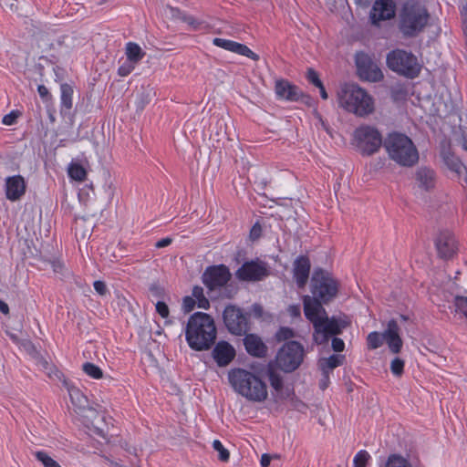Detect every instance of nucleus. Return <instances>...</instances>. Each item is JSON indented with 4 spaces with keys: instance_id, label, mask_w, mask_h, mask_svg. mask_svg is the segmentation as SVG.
<instances>
[{
    "instance_id": "obj_15",
    "label": "nucleus",
    "mask_w": 467,
    "mask_h": 467,
    "mask_svg": "<svg viewBox=\"0 0 467 467\" xmlns=\"http://www.w3.org/2000/svg\"><path fill=\"white\" fill-rule=\"evenodd\" d=\"M395 13L396 4L393 0H376L369 16L373 25H379L380 21L393 18Z\"/></svg>"
},
{
    "instance_id": "obj_58",
    "label": "nucleus",
    "mask_w": 467,
    "mask_h": 467,
    "mask_svg": "<svg viewBox=\"0 0 467 467\" xmlns=\"http://www.w3.org/2000/svg\"><path fill=\"white\" fill-rule=\"evenodd\" d=\"M271 462V456L268 454H263L261 457L260 463L262 467H268Z\"/></svg>"
},
{
    "instance_id": "obj_55",
    "label": "nucleus",
    "mask_w": 467,
    "mask_h": 467,
    "mask_svg": "<svg viewBox=\"0 0 467 467\" xmlns=\"http://www.w3.org/2000/svg\"><path fill=\"white\" fill-rule=\"evenodd\" d=\"M197 306L200 308L208 309L210 307V303L209 300L205 296H203L197 300Z\"/></svg>"
},
{
    "instance_id": "obj_60",
    "label": "nucleus",
    "mask_w": 467,
    "mask_h": 467,
    "mask_svg": "<svg viewBox=\"0 0 467 467\" xmlns=\"http://www.w3.org/2000/svg\"><path fill=\"white\" fill-rule=\"evenodd\" d=\"M52 267H53V270L54 272L56 273H60L64 267V265L61 263V262H53L52 263Z\"/></svg>"
},
{
    "instance_id": "obj_18",
    "label": "nucleus",
    "mask_w": 467,
    "mask_h": 467,
    "mask_svg": "<svg viewBox=\"0 0 467 467\" xmlns=\"http://www.w3.org/2000/svg\"><path fill=\"white\" fill-rule=\"evenodd\" d=\"M213 44L225 50L247 57L254 61L259 59V56L247 46L235 41L215 37L213 39Z\"/></svg>"
},
{
    "instance_id": "obj_21",
    "label": "nucleus",
    "mask_w": 467,
    "mask_h": 467,
    "mask_svg": "<svg viewBox=\"0 0 467 467\" xmlns=\"http://www.w3.org/2000/svg\"><path fill=\"white\" fill-rule=\"evenodd\" d=\"M293 274L298 288H304L308 281L311 268L310 260L307 256L297 257L293 265Z\"/></svg>"
},
{
    "instance_id": "obj_3",
    "label": "nucleus",
    "mask_w": 467,
    "mask_h": 467,
    "mask_svg": "<svg viewBox=\"0 0 467 467\" xmlns=\"http://www.w3.org/2000/svg\"><path fill=\"white\" fill-rule=\"evenodd\" d=\"M217 330L213 318L202 312L192 314L185 327V338L189 347L196 351L210 349L216 339Z\"/></svg>"
},
{
    "instance_id": "obj_54",
    "label": "nucleus",
    "mask_w": 467,
    "mask_h": 467,
    "mask_svg": "<svg viewBox=\"0 0 467 467\" xmlns=\"http://www.w3.org/2000/svg\"><path fill=\"white\" fill-rule=\"evenodd\" d=\"M171 242H172V240L170 237L163 238V239L159 240L156 243L155 246L157 248H163V247H166V246L170 245L171 244Z\"/></svg>"
},
{
    "instance_id": "obj_25",
    "label": "nucleus",
    "mask_w": 467,
    "mask_h": 467,
    "mask_svg": "<svg viewBox=\"0 0 467 467\" xmlns=\"http://www.w3.org/2000/svg\"><path fill=\"white\" fill-rule=\"evenodd\" d=\"M126 55L127 60L137 64L143 58L145 53L142 51L139 45L133 42H130L126 47Z\"/></svg>"
},
{
    "instance_id": "obj_5",
    "label": "nucleus",
    "mask_w": 467,
    "mask_h": 467,
    "mask_svg": "<svg viewBox=\"0 0 467 467\" xmlns=\"http://www.w3.org/2000/svg\"><path fill=\"white\" fill-rule=\"evenodd\" d=\"M339 107L359 118L375 111L374 99L357 84H345L337 92Z\"/></svg>"
},
{
    "instance_id": "obj_52",
    "label": "nucleus",
    "mask_w": 467,
    "mask_h": 467,
    "mask_svg": "<svg viewBox=\"0 0 467 467\" xmlns=\"http://www.w3.org/2000/svg\"><path fill=\"white\" fill-rule=\"evenodd\" d=\"M37 364L44 371L47 370L51 366H53V364L49 363L47 359L40 356L37 357Z\"/></svg>"
},
{
    "instance_id": "obj_43",
    "label": "nucleus",
    "mask_w": 467,
    "mask_h": 467,
    "mask_svg": "<svg viewBox=\"0 0 467 467\" xmlns=\"http://www.w3.org/2000/svg\"><path fill=\"white\" fill-rule=\"evenodd\" d=\"M156 311L162 318L168 317L169 314H170V310H169L167 304L162 301L157 302Z\"/></svg>"
},
{
    "instance_id": "obj_61",
    "label": "nucleus",
    "mask_w": 467,
    "mask_h": 467,
    "mask_svg": "<svg viewBox=\"0 0 467 467\" xmlns=\"http://www.w3.org/2000/svg\"><path fill=\"white\" fill-rule=\"evenodd\" d=\"M107 189H106V192L108 193V196L109 199H112L113 195H114V187H113V183L110 182L109 184L106 185Z\"/></svg>"
},
{
    "instance_id": "obj_28",
    "label": "nucleus",
    "mask_w": 467,
    "mask_h": 467,
    "mask_svg": "<svg viewBox=\"0 0 467 467\" xmlns=\"http://www.w3.org/2000/svg\"><path fill=\"white\" fill-rule=\"evenodd\" d=\"M61 104L67 109H70L73 106L72 96L73 88L70 85L64 83L60 86Z\"/></svg>"
},
{
    "instance_id": "obj_23",
    "label": "nucleus",
    "mask_w": 467,
    "mask_h": 467,
    "mask_svg": "<svg viewBox=\"0 0 467 467\" xmlns=\"http://www.w3.org/2000/svg\"><path fill=\"white\" fill-rule=\"evenodd\" d=\"M244 344L246 351L257 358L265 357L267 354V347L263 340L255 334H244Z\"/></svg>"
},
{
    "instance_id": "obj_46",
    "label": "nucleus",
    "mask_w": 467,
    "mask_h": 467,
    "mask_svg": "<svg viewBox=\"0 0 467 467\" xmlns=\"http://www.w3.org/2000/svg\"><path fill=\"white\" fill-rule=\"evenodd\" d=\"M18 115L19 114L16 111H12L9 114L5 115L2 119L3 124L7 126L13 125L16 121Z\"/></svg>"
},
{
    "instance_id": "obj_41",
    "label": "nucleus",
    "mask_w": 467,
    "mask_h": 467,
    "mask_svg": "<svg viewBox=\"0 0 467 467\" xmlns=\"http://www.w3.org/2000/svg\"><path fill=\"white\" fill-rule=\"evenodd\" d=\"M74 43L75 39L73 36H62L57 39V46L58 47L65 46L67 48H72L74 47Z\"/></svg>"
},
{
    "instance_id": "obj_63",
    "label": "nucleus",
    "mask_w": 467,
    "mask_h": 467,
    "mask_svg": "<svg viewBox=\"0 0 467 467\" xmlns=\"http://www.w3.org/2000/svg\"><path fill=\"white\" fill-rule=\"evenodd\" d=\"M317 88H319L321 98H322L323 99H327L328 95H327V91H326V88H325L324 85H323V84H321V86H320V87H317Z\"/></svg>"
},
{
    "instance_id": "obj_48",
    "label": "nucleus",
    "mask_w": 467,
    "mask_h": 467,
    "mask_svg": "<svg viewBox=\"0 0 467 467\" xmlns=\"http://www.w3.org/2000/svg\"><path fill=\"white\" fill-rule=\"evenodd\" d=\"M183 22L188 24L194 30L199 29V27L202 24L195 17H193L192 16H190V15H188L186 17H183Z\"/></svg>"
},
{
    "instance_id": "obj_26",
    "label": "nucleus",
    "mask_w": 467,
    "mask_h": 467,
    "mask_svg": "<svg viewBox=\"0 0 467 467\" xmlns=\"http://www.w3.org/2000/svg\"><path fill=\"white\" fill-rule=\"evenodd\" d=\"M345 357L342 355H331L328 358H322L318 365L321 370L330 371L343 364Z\"/></svg>"
},
{
    "instance_id": "obj_37",
    "label": "nucleus",
    "mask_w": 467,
    "mask_h": 467,
    "mask_svg": "<svg viewBox=\"0 0 467 467\" xmlns=\"http://www.w3.org/2000/svg\"><path fill=\"white\" fill-rule=\"evenodd\" d=\"M404 361L399 358H394L390 364V370L393 375L400 377L403 374Z\"/></svg>"
},
{
    "instance_id": "obj_34",
    "label": "nucleus",
    "mask_w": 467,
    "mask_h": 467,
    "mask_svg": "<svg viewBox=\"0 0 467 467\" xmlns=\"http://www.w3.org/2000/svg\"><path fill=\"white\" fill-rule=\"evenodd\" d=\"M296 334L295 331L287 327H280L277 332L275 333V339L278 342L285 341L291 339L295 337Z\"/></svg>"
},
{
    "instance_id": "obj_44",
    "label": "nucleus",
    "mask_w": 467,
    "mask_h": 467,
    "mask_svg": "<svg viewBox=\"0 0 467 467\" xmlns=\"http://www.w3.org/2000/svg\"><path fill=\"white\" fill-rule=\"evenodd\" d=\"M93 286H94L95 291L99 296H105L108 292L107 285L103 281H100V280L95 281L93 284Z\"/></svg>"
},
{
    "instance_id": "obj_6",
    "label": "nucleus",
    "mask_w": 467,
    "mask_h": 467,
    "mask_svg": "<svg viewBox=\"0 0 467 467\" xmlns=\"http://www.w3.org/2000/svg\"><path fill=\"white\" fill-rule=\"evenodd\" d=\"M384 148L389 158L401 167L410 168L419 161L418 149L405 134L389 133L384 140Z\"/></svg>"
},
{
    "instance_id": "obj_13",
    "label": "nucleus",
    "mask_w": 467,
    "mask_h": 467,
    "mask_svg": "<svg viewBox=\"0 0 467 467\" xmlns=\"http://www.w3.org/2000/svg\"><path fill=\"white\" fill-rule=\"evenodd\" d=\"M355 62L358 76L371 82L380 81L384 76L379 66L364 52L356 54Z\"/></svg>"
},
{
    "instance_id": "obj_38",
    "label": "nucleus",
    "mask_w": 467,
    "mask_h": 467,
    "mask_svg": "<svg viewBox=\"0 0 467 467\" xmlns=\"http://www.w3.org/2000/svg\"><path fill=\"white\" fill-rule=\"evenodd\" d=\"M306 78L309 83L313 84L316 87H320L321 84H323L319 78L317 72L312 67L307 68Z\"/></svg>"
},
{
    "instance_id": "obj_16",
    "label": "nucleus",
    "mask_w": 467,
    "mask_h": 467,
    "mask_svg": "<svg viewBox=\"0 0 467 467\" xmlns=\"http://www.w3.org/2000/svg\"><path fill=\"white\" fill-rule=\"evenodd\" d=\"M275 94L279 99L288 101H298L300 99H308L305 96L300 88L285 79H278L275 86Z\"/></svg>"
},
{
    "instance_id": "obj_20",
    "label": "nucleus",
    "mask_w": 467,
    "mask_h": 467,
    "mask_svg": "<svg viewBox=\"0 0 467 467\" xmlns=\"http://www.w3.org/2000/svg\"><path fill=\"white\" fill-rule=\"evenodd\" d=\"M26 182L21 175H14L5 179V196L15 202L21 199L26 192Z\"/></svg>"
},
{
    "instance_id": "obj_33",
    "label": "nucleus",
    "mask_w": 467,
    "mask_h": 467,
    "mask_svg": "<svg viewBox=\"0 0 467 467\" xmlns=\"http://www.w3.org/2000/svg\"><path fill=\"white\" fill-rule=\"evenodd\" d=\"M385 467H411V465L405 458L392 454L388 458Z\"/></svg>"
},
{
    "instance_id": "obj_40",
    "label": "nucleus",
    "mask_w": 467,
    "mask_h": 467,
    "mask_svg": "<svg viewBox=\"0 0 467 467\" xmlns=\"http://www.w3.org/2000/svg\"><path fill=\"white\" fill-rule=\"evenodd\" d=\"M45 372L48 376L49 379H58L62 383H63V378H66L64 376V374L61 371H59L55 365L51 366Z\"/></svg>"
},
{
    "instance_id": "obj_22",
    "label": "nucleus",
    "mask_w": 467,
    "mask_h": 467,
    "mask_svg": "<svg viewBox=\"0 0 467 467\" xmlns=\"http://www.w3.org/2000/svg\"><path fill=\"white\" fill-rule=\"evenodd\" d=\"M384 338L392 353L398 354L400 352L403 343L400 337L398 322L395 319L389 321L388 327L384 331Z\"/></svg>"
},
{
    "instance_id": "obj_47",
    "label": "nucleus",
    "mask_w": 467,
    "mask_h": 467,
    "mask_svg": "<svg viewBox=\"0 0 467 467\" xmlns=\"http://www.w3.org/2000/svg\"><path fill=\"white\" fill-rule=\"evenodd\" d=\"M461 15L462 16V32L465 38V45L467 47V5L462 7Z\"/></svg>"
},
{
    "instance_id": "obj_29",
    "label": "nucleus",
    "mask_w": 467,
    "mask_h": 467,
    "mask_svg": "<svg viewBox=\"0 0 467 467\" xmlns=\"http://www.w3.org/2000/svg\"><path fill=\"white\" fill-rule=\"evenodd\" d=\"M82 370L91 379H100L103 378V371L102 369L91 363V362H86L82 365Z\"/></svg>"
},
{
    "instance_id": "obj_36",
    "label": "nucleus",
    "mask_w": 467,
    "mask_h": 467,
    "mask_svg": "<svg viewBox=\"0 0 467 467\" xmlns=\"http://www.w3.org/2000/svg\"><path fill=\"white\" fill-rule=\"evenodd\" d=\"M370 455L367 451H359L354 457V467H366Z\"/></svg>"
},
{
    "instance_id": "obj_51",
    "label": "nucleus",
    "mask_w": 467,
    "mask_h": 467,
    "mask_svg": "<svg viewBox=\"0 0 467 467\" xmlns=\"http://www.w3.org/2000/svg\"><path fill=\"white\" fill-rule=\"evenodd\" d=\"M17 2L14 0H2V5L5 8L9 9L10 11H15L17 9Z\"/></svg>"
},
{
    "instance_id": "obj_1",
    "label": "nucleus",
    "mask_w": 467,
    "mask_h": 467,
    "mask_svg": "<svg viewBox=\"0 0 467 467\" xmlns=\"http://www.w3.org/2000/svg\"><path fill=\"white\" fill-rule=\"evenodd\" d=\"M310 288L312 296H303L304 313L313 325V340L317 345H326L329 337L340 335L348 327L345 319L335 316L328 317L324 304H328L337 295L338 284L332 275L322 268L314 270Z\"/></svg>"
},
{
    "instance_id": "obj_27",
    "label": "nucleus",
    "mask_w": 467,
    "mask_h": 467,
    "mask_svg": "<svg viewBox=\"0 0 467 467\" xmlns=\"http://www.w3.org/2000/svg\"><path fill=\"white\" fill-rule=\"evenodd\" d=\"M68 176L75 181L78 182H83L86 180L87 177V171L85 168L78 163V162H71L68 165L67 169Z\"/></svg>"
},
{
    "instance_id": "obj_42",
    "label": "nucleus",
    "mask_w": 467,
    "mask_h": 467,
    "mask_svg": "<svg viewBox=\"0 0 467 467\" xmlns=\"http://www.w3.org/2000/svg\"><path fill=\"white\" fill-rule=\"evenodd\" d=\"M337 335H334V336H331L329 337L332 338V348L335 352H341L344 350L345 348V343L344 341L339 338V337H337Z\"/></svg>"
},
{
    "instance_id": "obj_10",
    "label": "nucleus",
    "mask_w": 467,
    "mask_h": 467,
    "mask_svg": "<svg viewBox=\"0 0 467 467\" xmlns=\"http://www.w3.org/2000/svg\"><path fill=\"white\" fill-rule=\"evenodd\" d=\"M223 323L227 330L235 336H243L249 329V314L234 305L227 306L223 313Z\"/></svg>"
},
{
    "instance_id": "obj_35",
    "label": "nucleus",
    "mask_w": 467,
    "mask_h": 467,
    "mask_svg": "<svg viewBox=\"0 0 467 467\" xmlns=\"http://www.w3.org/2000/svg\"><path fill=\"white\" fill-rule=\"evenodd\" d=\"M213 449L218 451L219 455H218V458L221 462H228L229 458H230V453L228 451V450H226L223 445L222 444V442L218 440H214L213 442Z\"/></svg>"
},
{
    "instance_id": "obj_2",
    "label": "nucleus",
    "mask_w": 467,
    "mask_h": 467,
    "mask_svg": "<svg viewBox=\"0 0 467 467\" xmlns=\"http://www.w3.org/2000/svg\"><path fill=\"white\" fill-rule=\"evenodd\" d=\"M305 349L302 344L290 340L285 343L277 351L275 359L268 362L265 369L266 376L272 388L280 398L289 397V391L284 392L283 376L281 372L292 373L302 364Z\"/></svg>"
},
{
    "instance_id": "obj_62",
    "label": "nucleus",
    "mask_w": 467,
    "mask_h": 467,
    "mask_svg": "<svg viewBox=\"0 0 467 467\" xmlns=\"http://www.w3.org/2000/svg\"><path fill=\"white\" fill-rule=\"evenodd\" d=\"M0 311L3 314H8L9 313V307L8 305L3 301L0 300Z\"/></svg>"
},
{
    "instance_id": "obj_64",
    "label": "nucleus",
    "mask_w": 467,
    "mask_h": 467,
    "mask_svg": "<svg viewBox=\"0 0 467 467\" xmlns=\"http://www.w3.org/2000/svg\"><path fill=\"white\" fill-rule=\"evenodd\" d=\"M355 2L359 5L367 6L370 4L371 0H355Z\"/></svg>"
},
{
    "instance_id": "obj_31",
    "label": "nucleus",
    "mask_w": 467,
    "mask_h": 467,
    "mask_svg": "<svg viewBox=\"0 0 467 467\" xmlns=\"http://www.w3.org/2000/svg\"><path fill=\"white\" fill-rule=\"evenodd\" d=\"M455 312L462 314L467 319V296H455L453 298Z\"/></svg>"
},
{
    "instance_id": "obj_39",
    "label": "nucleus",
    "mask_w": 467,
    "mask_h": 467,
    "mask_svg": "<svg viewBox=\"0 0 467 467\" xmlns=\"http://www.w3.org/2000/svg\"><path fill=\"white\" fill-rule=\"evenodd\" d=\"M135 65L134 63L127 60L126 62H124L118 69V74L120 76V77H126L128 75H130L132 70L135 68Z\"/></svg>"
},
{
    "instance_id": "obj_50",
    "label": "nucleus",
    "mask_w": 467,
    "mask_h": 467,
    "mask_svg": "<svg viewBox=\"0 0 467 467\" xmlns=\"http://www.w3.org/2000/svg\"><path fill=\"white\" fill-rule=\"evenodd\" d=\"M288 314L293 317H301V309L299 305H291L287 308Z\"/></svg>"
},
{
    "instance_id": "obj_57",
    "label": "nucleus",
    "mask_w": 467,
    "mask_h": 467,
    "mask_svg": "<svg viewBox=\"0 0 467 467\" xmlns=\"http://www.w3.org/2000/svg\"><path fill=\"white\" fill-rule=\"evenodd\" d=\"M37 91L42 99H46L49 95L48 89L44 85H39Z\"/></svg>"
},
{
    "instance_id": "obj_11",
    "label": "nucleus",
    "mask_w": 467,
    "mask_h": 467,
    "mask_svg": "<svg viewBox=\"0 0 467 467\" xmlns=\"http://www.w3.org/2000/svg\"><path fill=\"white\" fill-rule=\"evenodd\" d=\"M231 277L229 268L224 265H218L208 266L202 275V281L208 293H216L227 285Z\"/></svg>"
},
{
    "instance_id": "obj_12",
    "label": "nucleus",
    "mask_w": 467,
    "mask_h": 467,
    "mask_svg": "<svg viewBox=\"0 0 467 467\" xmlns=\"http://www.w3.org/2000/svg\"><path fill=\"white\" fill-rule=\"evenodd\" d=\"M270 275L267 264L260 260L245 262L235 272V276L240 281L257 282Z\"/></svg>"
},
{
    "instance_id": "obj_17",
    "label": "nucleus",
    "mask_w": 467,
    "mask_h": 467,
    "mask_svg": "<svg viewBox=\"0 0 467 467\" xmlns=\"http://www.w3.org/2000/svg\"><path fill=\"white\" fill-rule=\"evenodd\" d=\"M414 180L418 188L429 192L436 185L437 174L431 167L420 166L414 172Z\"/></svg>"
},
{
    "instance_id": "obj_53",
    "label": "nucleus",
    "mask_w": 467,
    "mask_h": 467,
    "mask_svg": "<svg viewBox=\"0 0 467 467\" xmlns=\"http://www.w3.org/2000/svg\"><path fill=\"white\" fill-rule=\"evenodd\" d=\"M192 296L194 298H196V300H198L199 298L203 297L204 296L203 288L202 286L195 285L192 288Z\"/></svg>"
},
{
    "instance_id": "obj_24",
    "label": "nucleus",
    "mask_w": 467,
    "mask_h": 467,
    "mask_svg": "<svg viewBox=\"0 0 467 467\" xmlns=\"http://www.w3.org/2000/svg\"><path fill=\"white\" fill-rule=\"evenodd\" d=\"M63 386L67 389L72 404L79 410L85 409L88 400L81 390L74 386L67 378H63Z\"/></svg>"
},
{
    "instance_id": "obj_9",
    "label": "nucleus",
    "mask_w": 467,
    "mask_h": 467,
    "mask_svg": "<svg viewBox=\"0 0 467 467\" xmlns=\"http://www.w3.org/2000/svg\"><path fill=\"white\" fill-rule=\"evenodd\" d=\"M388 67L409 78H414L420 72V66L416 56L403 49H395L387 55Z\"/></svg>"
},
{
    "instance_id": "obj_45",
    "label": "nucleus",
    "mask_w": 467,
    "mask_h": 467,
    "mask_svg": "<svg viewBox=\"0 0 467 467\" xmlns=\"http://www.w3.org/2000/svg\"><path fill=\"white\" fill-rule=\"evenodd\" d=\"M195 304H196V301L192 297L185 296L183 298V302H182V308H183L184 312H186V313L191 312L193 309Z\"/></svg>"
},
{
    "instance_id": "obj_30",
    "label": "nucleus",
    "mask_w": 467,
    "mask_h": 467,
    "mask_svg": "<svg viewBox=\"0 0 467 467\" xmlns=\"http://www.w3.org/2000/svg\"><path fill=\"white\" fill-rule=\"evenodd\" d=\"M384 338V332L379 334L376 331L371 332L367 337V344L369 349H376L382 346Z\"/></svg>"
},
{
    "instance_id": "obj_4",
    "label": "nucleus",
    "mask_w": 467,
    "mask_h": 467,
    "mask_svg": "<svg viewBox=\"0 0 467 467\" xmlns=\"http://www.w3.org/2000/svg\"><path fill=\"white\" fill-rule=\"evenodd\" d=\"M228 379L234 389L254 402H263L267 399L268 392L265 382L257 375L244 368L229 371Z\"/></svg>"
},
{
    "instance_id": "obj_8",
    "label": "nucleus",
    "mask_w": 467,
    "mask_h": 467,
    "mask_svg": "<svg viewBox=\"0 0 467 467\" xmlns=\"http://www.w3.org/2000/svg\"><path fill=\"white\" fill-rule=\"evenodd\" d=\"M353 144L361 155L371 156L384 146V140L378 128L363 124L354 130Z\"/></svg>"
},
{
    "instance_id": "obj_32",
    "label": "nucleus",
    "mask_w": 467,
    "mask_h": 467,
    "mask_svg": "<svg viewBox=\"0 0 467 467\" xmlns=\"http://www.w3.org/2000/svg\"><path fill=\"white\" fill-rule=\"evenodd\" d=\"M35 456L44 467H61L59 463L51 458L47 452L39 451L35 452Z\"/></svg>"
},
{
    "instance_id": "obj_59",
    "label": "nucleus",
    "mask_w": 467,
    "mask_h": 467,
    "mask_svg": "<svg viewBox=\"0 0 467 467\" xmlns=\"http://www.w3.org/2000/svg\"><path fill=\"white\" fill-rule=\"evenodd\" d=\"M169 10H170V15L172 18H178L179 16L182 14V11H181L179 8L177 7H171V6H169Z\"/></svg>"
},
{
    "instance_id": "obj_19",
    "label": "nucleus",
    "mask_w": 467,
    "mask_h": 467,
    "mask_svg": "<svg viewBox=\"0 0 467 467\" xmlns=\"http://www.w3.org/2000/svg\"><path fill=\"white\" fill-rule=\"evenodd\" d=\"M212 356L219 367L229 365L235 357V349L226 341H219L213 349Z\"/></svg>"
},
{
    "instance_id": "obj_14",
    "label": "nucleus",
    "mask_w": 467,
    "mask_h": 467,
    "mask_svg": "<svg viewBox=\"0 0 467 467\" xmlns=\"http://www.w3.org/2000/svg\"><path fill=\"white\" fill-rule=\"evenodd\" d=\"M435 246L439 257L444 260L452 258L458 250L454 234L449 230H442L438 234Z\"/></svg>"
},
{
    "instance_id": "obj_49",
    "label": "nucleus",
    "mask_w": 467,
    "mask_h": 467,
    "mask_svg": "<svg viewBox=\"0 0 467 467\" xmlns=\"http://www.w3.org/2000/svg\"><path fill=\"white\" fill-rule=\"evenodd\" d=\"M322 371V377L319 381V387L322 390H325L328 385H329V371L327 370H321Z\"/></svg>"
},
{
    "instance_id": "obj_7",
    "label": "nucleus",
    "mask_w": 467,
    "mask_h": 467,
    "mask_svg": "<svg viewBox=\"0 0 467 467\" xmlns=\"http://www.w3.org/2000/svg\"><path fill=\"white\" fill-rule=\"evenodd\" d=\"M430 20L426 6L418 1L408 0L399 14V29L405 37H415L421 33Z\"/></svg>"
},
{
    "instance_id": "obj_56",
    "label": "nucleus",
    "mask_w": 467,
    "mask_h": 467,
    "mask_svg": "<svg viewBox=\"0 0 467 467\" xmlns=\"http://www.w3.org/2000/svg\"><path fill=\"white\" fill-rule=\"evenodd\" d=\"M260 234H261V226L258 224L254 225L250 232L251 237L253 239H256L260 236Z\"/></svg>"
}]
</instances>
